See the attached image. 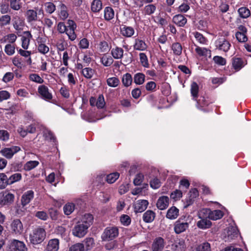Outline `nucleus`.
Here are the masks:
<instances>
[{
    "instance_id": "nucleus-1",
    "label": "nucleus",
    "mask_w": 251,
    "mask_h": 251,
    "mask_svg": "<svg viewBox=\"0 0 251 251\" xmlns=\"http://www.w3.org/2000/svg\"><path fill=\"white\" fill-rule=\"evenodd\" d=\"M46 237L45 229L42 227L38 226L34 228L29 234V241L33 245H38L42 243Z\"/></svg>"
},
{
    "instance_id": "nucleus-2",
    "label": "nucleus",
    "mask_w": 251,
    "mask_h": 251,
    "mask_svg": "<svg viewBox=\"0 0 251 251\" xmlns=\"http://www.w3.org/2000/svg\"><path fill=\"white\" fill-rule=\"evenodd\" d=\"M119 234V230L118 227L109 226L104 229L101 235V239L102 241H110L116 238Z\"/></svg>"
},
{
    "instance_id": "nucleus-3",
    "label": "nucleus",
    "mask_w": 251,
    "mask_h": 251,
    "mask_svg": "<svg viewBox=\"0 0 251 251\" xmlns=\"http://www.w3.org/2000/svg\"><path fill=\"white\" fill-rule=\"evenodd\" d=\"M215 49L224 52H227L231 46L229 41L222 36L218 37L214 42Z\"/></svg>"
},
{
    "instance_id": "nucleus-4",
    "label": "nucleus",
    "mask_w": 251,
    "mask_h": 251,
    "mask_svg": "<svg viewBox=\"0 0 251 251\" xmlns=\"http://www.w3.org/2000/svg\"><path fill=\"white\" fill-rule=\"evenodd\" d=\"M189 223L180 218L174 223V231L176 234H179L185 232L189 228Z\"/></svg>"
},
{
    "instance_id": "nucleus-5",
    "label": "nucleus",
    "mask_w": 251,
    "mask_h": 251,
    "mask_svg": "<svg viewBox=\"0 0 251 251\" xmlns=\"http://www.w3.org/2000/svg\"><path fill=\"white\" fill-rule=\"evenodd\" d=\"M37 92L40 97L47 101L52 99V95L50 91L48 86L45 85H39L38 87Z\"/></svg>"
},
{
    "instance_id": "nucleus-6",
    "label": "nucleus",
    "mask_w": 251,
    "mask_h": 251,
    "mask_svg": "<svg viewBox=\"0 0 251 251\" xmlns=\"http://www.w3.org/2000/svg\"><path fill=\"white\" fill-rule=\"evenodd\" d=\"M88 229L83 224L77 222L72 229V233L75 237L82 238L86 234Z\"/></svg>"
},
{
    "instance_id": "nucleus-7",
    "label": "nucleus",
    "mask_w": 251,
    "mask_h": 251,
    "mask_svg": "<svg viewBox=\"0 0 251 251\" xmlns=\"http://www.w3.org/2000/svg\"><path fill=\"white\" fill-rule=\"evenodd\" d=\"M14 200L15 195L13 194L5 191L0 196V205L8 206L14 202Z\"/></svg>"
},
{
    "instance_id": "nucleus-8",
    "label": "nucleus",
    "mask_w": 251,
    "mask_h": 251,
    "mask_svg": "<svg viewBox=\"0 0 251 251\" xmlns=\"http://www.w3.org/2000/svg\"><path fill=\"white\" fill-rule=\"evenodd\" d=\"M21 148L19 146H13L10 148H4L0 150L1 155L8 159H11L14 155L19 152Z\"/></svg>"
},
{
    "instance_id": "nucleus-9",
    "label": "nucleus",
    "mask_w": 251,
    "mask_h": 251,
    "mask_svg": "<svg viewBox=\"0 0 251 251\" xmlns=\"http://www.w3.org/2000/svg\"><path fill=\"white\" fill-rule=\"evenodd\" d=\"M67 28L65 33L68 35L69 39L71 41H74L76 38V35L75 30L76 28V25L72 20H69L67 23Z\"/></svg>"
},
{
    "instance_id": "nucleus-10",
    "label": "nucleus",
    "mask_w": 251,
    "mask_h": 251,
    "mask_svg": "<svg viewBox=\"0 0 251 251\" xmlns=\"http://www.w3.org/2000/svg\"><path fill=\"white\" fill-rule=\"evenodd\" d=\"M13 28L16 30L17 34L19 36V33L23 30L25 27V21L22 18L19 16H14L11 20Z\"/></svg>"
},
{
    "instance_id": "nucleus-11",
    "label": "nucleus",
    "mask_w": 251,
    "mask_h": 251,
    "mask_svg": "<svg viewBox=\"0 0 251 251\" xmlns=\"http://www.w3.org/2000/svg\"><path fill=\"white\" fill-rule=\"evenodd\" d=\"M12 232L17 235H21L24 230L23 225L20 220H14L10 225Z\"/></svg>"
},
{
    "instance_id": "nucleus-12",
    "label": "nucleus",
    "mask_w": 251,
    "mask_h": 251,
    "mask_svg": "<svg viewBox=\"0 0 251 251\" xmlns=\"http://www.w3.org/2000/svg\"><path fill=\"white\" fill-rule=\"evenodd\" d=\"M203 213L207 214L209 219L212 220H217L222 218L224 216V213L220 210H214L211 211L209 209H204L202 210Z\"/></svg>"
},
{
    "instance_id": "nucleus-13",
    "label": "nucleus",
    "mask_w": 251,
    "mask_h": 251,
    "mask_svg": "<svg viewBox=\"0 0 251 251\" xmlns=\"http://www.w3.org/2000/svg\"><path fill=\"white\" fill-rule=\"evenodd\" d=\"M165 242L164 239L161 237H156L153 239L151 249L152 251H163Z\"/></svg>"
},
{
    "instance_id": "nucleus-14",
    "label": "nucleus",
    "mask_w": 251,
    "mask_h": 251,
    "mask_svg": "<svg viewBox=\"0 0 251 251\" xmlns=\"http://www.w3.org/2000/svg\"><path fill=\"white\" fill-rule=\"evenodd\" d=\"M203 214L204 213L202 210L199 213V217L201 219L198 222L197 226L201 229L208 228L211 226L212 223L207 219V216H204Z\"/></svg>"
},
{
    "instance_id": "nucleus-15",
    "label": "nucleus",
    "mask_w": 251,
    "mask_h": 251,
    "mask_svg": "<svg viewBox=\"0 0 251 251\" xmlns=\"http://www.w3.org/2000/svg\"><path fill=\"white\" fill-rule=\"evenodd\" d=\"M149 205V201L145 200H139L135 202L134 210L135 213H141L144 211Z\"/></svg>"
},
{
    "instance_id": "nucleus-16",
    "label": "nucleus",
    "mask_w": 251,
    "mask_h": 251,
    "mask_svg": "<svg viewBox=\"0 0 251 251\" xmlns=\"http://www.w3.org/2000/svg\"><path fill=\"white\" fill-rule=\"evenodd\" d=\"M58 15L59 19L64 21L69 17V12L67 6L63 2H60L58 5Z\"/></svg>"
},
{
    "instance_id": "nucleus-17",
    "label": "nucleus",
    "mask_w": 251,
    "mask_h": 251,
    "mask_svg": "<svg viewBox=\"0 0 251 251\" xmlns=\"http://www.w3.org/2000/svg\"><path fill=\"white\" fill-rule=\"evenodd\" d=\"M170 199L168 197L162 196L160 197L156 202V207L159 210L166 209L169 206Z\"/></svg>"
},
{
    "instance_id": "nucleus-18",
    "label": "nucleus",
    "mask_w": 251,
    "mask_h": 251,
    "mask_svg": "<svg viewBox=\"0 0 251 251\" xmlns=\"http://www.w3.org/2000/svg\"><path fill=\"white\" fill-rule=\"evenodd\" d=\"M93 221L94 217L93 215L90 213H86L82 215L78 222L83 224L84 226L88 228L93 224Z\"/></svg>"
},
{
    "instance_id": "nucleus-19",
    "label": "nucleus",
    "mask_w": 251,
    "mask_h": 251,
    "mask_svg": "<svg viewBox=\"0 0 251 251\" xmlns=\"http://www.w3.org/2000/svg\"><path fill=\"white\" fill-rule=\"evenodd\" d=\"M34 197V193L32 190H28L25 192L21 197V204L25 206L30 203Z\"/></svg>"
},
{
    "instance_id": "nucleus-20",
    "label": "nucleus",
    "mask_w": 251,
    "mask_h": 251,
    "mask_svg": "<svg viewBox=\"0 0 251 251\" xmlns=\"http://www.w3.org/2000/svg\"><path fill=\"white\" fill-rule=\"evenodd\" d=\"M133 47L134 50L144 51L147 49L148 45L144 40L137 38L134 39Z\"/></svg>"
},
{
    "instance_id": "nucleus-21",
    "label": "nucleus",
    "mask_w": 251,
    "mask_h": 251,
    "mask_svg": "<svg viewBox=\"0 0 251 251\" xmlns=\"http://www.w3.org/2000/svg\"><path fill=\"white\" fill-rule=\"evenodd\" d=\"M32 37V36L29 31H27L23 32L21 40L22 42V46L24 49L27 50L28 48L30 40Z\"/></svg>"
},
{
    "instance_id": "nucleus-22",
    "label": "nucleus",
    "mask_w": 251,
    "mask_h": 251,
    "mask_svg": "<svg viewBox=\"0 0 251 251\" xmlns=\"http://www.w3.org/2000/svg\"><path fill=\"white\" fill-rule=\"evenodd\" d=\"M239 230L236 226H230L227 231V238L228 241L234 239L239 234Z\"/></svg>"
},
{
    "instance_id": "nucleus-23",
    "label": "nucleus",
    "mask_w": 251,
    "mask_h": 251,
    "mask_svg": "<svg viewBox=\"0 0 251 251\" xmlns=\"http://www.w3.org/2000/svg\"><path fill=\"white\" fill-rule=\"evenodd\" d=\"M121 34L126 37H131L135 33L134 29L131 26L123 25L120 27Z\"/></svg>"
},
{
    "instance_id": "nucleus-24",
    "label": "nucleus",
    "mask_w": 251,
    "mask_h": 251,
    "mask_svg": "<svg viewBox=\"0 0 251 251\" xmlns=\"http://www.w3.org/2000/svg\"><path fill=\"white\" fill-rule=\"evenodd\" d=\"M124 50L119 47L116 46L111 49V54L112 57L115 59H121L124 56Z\"/></svg>"
},
{
    "instance_id": "nucleus-25",
    "label": "nucleus",
    "mask_w": 251,
    "mask_h": 251,
    "mask_svg": "<svg viewBox=\"0 0 251 251\" xmlns=\"http://www.w3.org/2000/svg\"><path fill=\"white\" fill-rule=\"evenodd\" d=\"M195 51L199 56L208 57V58H211V51L206 48L196 46Z\"/></svg>"
},
{
    "instance_id": "nucleus-26",
    "label": "nucleus",
    "mask_w": 251,
    "mask_h": 251,
    "mask_svg": "<svg viewBox=\"0 0 251 251\" xmlns=\"http://www.w3.org/2000/svg\"><path fill=\"white\" fill-rule=\"evenodd\" d=\"M173 22L178 26L183 27L187 23V19L181 14H177L174 16Z\"/></svg>"
},
{
    "instance_id": "nucleus-27",
    "label": "nucleus",
    "mask_w": 251,
    "mask_h": 251,
    "mask_svg": "<svg viewBox=\"0 0 251 251\" xmlns=\"http://www.w3.org/2000/svg\"><path fill=\"white\" fill-rule=\"evenodd\" d=\"M59 240L58 239L54 238L49 241L47 246L48 251H57L59 249Z\"/></svg>"
},
{
    "instance_id": "nucleus-28",
    "label": "nucleus",
    "mask_w": 251,
    "mask_h": 251,
    "mask_svg": "<svg viewBox=\"0 0 251 251\" xmlns=\"http://www.w3.org/2000/svg\"><path fill=\"white\" fill-rule=\"evenodd\" d=\"M25 17L27 23L32 24L37 20V12L33 9H28L25 13Z\"/></svg>"
},
{
    "instance_id": "nucleus-29",
    "label": "nucleus",
    "mask_w": 251,
    "mask_h": 251,
    "mask_svg": "<svg viewBox=\"0 0 251 251\" xmlns=\"http://www.w3.org/2000/svg\"><path fill=\"white\" fill-rule=\"evenodd\" d=\"M179 214V210L175 206H172L167 211L166 218L170 220L176 219Z\"/></svg>"
},
{
    "instance_id": "nucleus-30",
    "label": "nucleus",
    "mask_w": 251,
    "mask_h": 251,
    "mask_svg": "<svg viewBox=\"0 0 251 251\" xmlns=\"http://www.w3.org/2000/svg\"><path fill=\"white\" fill-rule=\"evenodd\" d=\"M155 213L153 211L148 210L143 215V220L146 223H151L155 217Z\"/></svg>"
},
{
    "instance_id": "nucleus-31",
    "label": "nucleus",
    "mask_w": 251,
    "mask_h": 251,
    "mask_svg": "<svg viewBox=\"0 0 251 251\" xmlns=\"http://www.w3.org/2000/svg\"><path fill=\"white\" fill-rule=\"evenodd\" d=\"M12 18L8 14L2 15L0 16V27H5L11 24Z\"/></svg>"
},
{
    "instance_id": "nucleus-32",
    "label": "nucleus",
    "mask_w": 251,
    "mask_h": 251,
    "mask_svg": "<svg viewBox=\"0 0 251 251\" xmlns=\"http://www.w3.org/2000/svg\"><path fill=\"white\" fill-rule=\"evenodd\" d=\"M102 8L101 0H93L91 4V11L94 13L99 12Z\"/></svg>"
},
{
    "instance_id": "nucleus-33",
    "label": "nucleus",
    "mask_w": 251,
    "mask_h": 251,
    "mask_svg": "<svg viewBox=\"0 0 251 251\" xmlns=\"http://www.w3.org/2000/svg\"><path fill=\"white\" fill-rule=\"evenodd\" d=\"M171 49L176 56H180L182 53V47L180 43L176 42L172 44Z\"/></svg>"
},
{
    "instance_id": "nucleus-34",
    "label": "nucleus",
    "mask_w": 251,
    "mask_h": 251,
    "mask_svg": "<svg viewBox=\"0 0 251 251\" xmlns=\"http://www.w3.org/2000/svg\"><path fill=\"white\" fill-rule=\"evenodd\" d=\"M199 86L196 82H193L191 84L190 92L193 100H197L198 97Z\"/></svg>"
},
{
    "instance_id": "nucleus-35",
    "label": "nucleus",
    "mask_w": 251,
    "mask_h": 251,
    "mask_svg": "<svg viewBox=\"0 0 251 251\" xmlns=\"http://www.w3.org/2000/svg\"><path fill=\"white\" fill-rule=\"evenodd\" d=\"M84 247V251L90 250L94 245V240L93 238L88 237L85 238L81 243Z\"/></svg>"
},
{
    "instance_id": "nucleus-36",
    "label": "nucleus",
    "mask_w": 251,
    "mask_h": 251,
    "mask_svg": "<svg viewBox=\"0 0 251 251\" xmlns=\"http://www.w3.org/2000/svg\"><path fill=\"white\" fill-rule=\"evenodd\" d=\"M114 11L111 7H106L104 10V17L105 20L110 21L114 17Z\"/></svg>"
},
{
    "instance_id": "nucleus-37",
    "label": "nucleus",
    "mask_w": 251,
    "mask_h": 251,
    "mask_svg": "<svg viewBox=\"0 0 251 251\" xmlns=\"http://www.w3.org/2000/svg\"><path fill=\"white\" fill-rule=\"evenodd\" d=\"M134 82L137 85L143 84L145 81V75L142 73H138L133 77Z\"/></svg>"
},
{
    "instance_id": "nucleus-38",
    "label": "nucleus",
    "mask_w": 251,
    "mask_h": 251,
    "mask_svg": "<svg viewBox=\"0 0 251 251\" xmlns=\"http://www.w3.org/2000/svg\"><path fill=\"white\" fill-rule=\"evenodd\" d=\"M133 78L130 74L126 73L123 75L122 77V83L124 86L128 87L132 84Z\"/></svg>"
},
{
    "instance_id": "nucleus-39",
    "label": "nucleus",
    "mask_w": 251,
    "mask_h": 251,
    "mask_svg": "<svg viewBox=\"0 0 251 251\" xmlns=\"http://www.w3.org/2000/svg\"><path fill=\"white\" fill-rule=\"evenodd\" d=\"M13 245L18 251H27V248L23 242L15 240L13 242Z\"/></svg>"
},
{
    "instance_id": "nucleus-40",
    "label": "nucleus",
    "mask_w": 251,
    "mask_h": 251,
    "mask_svg": "<svg viewBox=\"0 0 251 251\" xmlns=\"http://www.w3.org/2000/svg\"><path fill=\"white\" fill-rule=\"evenodd\" d=\"M240 17L243 19L248 18L251 15L250 10L246 7H241L238 10Z\"/></svg>"
},
{
    "instance_id": "nucleus-41",
    "label": "nucleus",
    "mask_w": 251,
    "mask_h": 251,
    "mask_svg": "<svg viewBox=\"0 0 251 251\" xmlns=\"http://www.w3.org/2000/svg\"><path fill=\"white\" fill-rule=\"evenodd\" d=\"M197 101V107L198 108L201 109V110L205 111L204 109L202 108L204 106H207L209 104L208 101L205 100V98L202 96L200 97L199 100H196Z\"/></svg>"
},
{
    "instance_id": "nucleus-42",
    "label": "nucleus",
    "mask_w": 251,
    "mask_h": 251,
    "mask_svg": "<svg viewBox=\"0 0 251 251\" xmlns=\"http://www.w3.org/2000/svg\"><path fill=\"white\" fill-rule=\"evenodd\" d=\"M232 67L236 71H239L243 67V62L240 58H235L232 59Z\"/></svg>"
},
{
    "instance_id": "nucleus-43",
    "label": "nucleus",
    "mask_w": 251,
    "mask_h": 251,
    "mask_svg": "<svg viewBox=\"0 0 251 251\" xmlns=\"http://www.w3.org/2000/svg\"><path fill=\"white\" fill-rule=\"evenodd\" d=\"M22 178V176L21 173H16L11 175L8 178L9 185L20 181Z\"/></svg>"
},
{
    "instance_id": "nucleus-44",
    "label": "nucleus",
    "mask_w": 251,
    "mask_h": 251,
    "mask_svg": "<svg viewBox=\"0 0 251 251\" xmlns=\"http://www.w3.org/2000/svg\"><path fill=\"white\" fill-rule=\"evenodd\" d=\"M75 205L72 202H68L63 206V211L65 215H69L72 214L75 210Z\"/></svg>"
},
{
    "instance_id": "nucleus-45",
    "label": "nucleus",
    "mask_w": 251,
    "mask_h": 251,
    "mask_svg": "<svg viewBox=\"0 0 251 251\" xmlns=\"http://www.w3.org/2000/svg\"><path fill=\"white\" fill-rule=\"evenodd\" d=\"M193 34L199 43L203 45L207 44L208 40L202 34L197 31L193 32Z\"/></svg>"
},
{
    "instance_id": "nucleus-46",
    "label": "nucleus",
    "mask_w": 251,
    "mask_h": 251,
    "mask_svg": "<svg viewBox=\"0 0 251 251\" xmlns=\"http://www.w3.org/2000/svg\"><path fill=\"white\" fill-rule=\"evenodd\" d=\"M9 185L8 178L4 173H0V189L5 188Z\"/></svg>"
},
{
    "instance_id": "nucleus-47",
    "label": "nucleus",
    "mask_w": 251,
    "mask_h": 251,
    "mask_svg": "<svg viewBox=\"0 0 251 251\" xmlns=\"http://www.w3.org/2000/svg\"><path fill=\"white\" fill-rule=\"evenodd\" d=\"M40 40H42V38L39 39L37 40V42L38 43V50L39 52L42 54H45L48 53L49 51V48L45 44H43Z\"/></svg>"
},
{
    "instance_id": "nucleus-48",
    "label": "nucleus",
    "mask_w": 251,
    "mask_h": 251,
    "mask_svg": "<svg viewBox=\"0 0 251 251\" xmlns=\"http://www.w3.org/2000/svg\"><path fill=\"white\" fill-rule=\"evenodd\" d=\"M139 55L141 65L145 68H149L150 65L146 54L144 52H141Z\"/></svg>"
},
{
    "instance_id": "nucleus-49",
    "label": "nucleus",
    "mask_w": 251,
    "mask_h": 251,
    "mask_svg": "<svg viewBox=\"0 0 251 251\" xmlns=\"http://www.w3.org/2000/svg\"><path fill=\"white\" fill-rule=\"evenodd\" d=\"M100 62L105 67L110 66L113 62V58L111 56L103 55L100 58Z\"/></svg>"
},
{
    "instance_id": "nucleus-50",
    "label": "nucleus",
    "mask_w": 251,
    "mask_h": 251,
    "mask_svg": "<svg viewBox=\"0 0 251 251\" xmlns=\"http://www.w3.org/2000/svg\"><path fill=\"white\" fill-rule=\"evenodd\" d=\"M46 12L50 14L53 13L56 10V6L51 2H47L45 3Z\"/></svg>"
},
{
    "instance_id": "nucleus-51",
    "label": "nucleus",
    "mask_w": 251,
    "mask_h": 251,
    "mask_svg": "<svg viewBox=\"0 0 251 251\" xmlns=\"http://www.w3.org/2000/svg\"><path fill=\"white\" fill-rule=\"evenodd\" d=\"M39 163L37 161H29L24 165V169L26 171H29L39 165Z\"/></svg>"
},
{
    "instance_id": "nucleus-52",
    "label": "nucleus",
    "mask_w": 251,
    "mask_h": 251,
    "mask_svg": "<svg viewBox=\"0 0 251 251\" xmlns=\"http://www.w3.org/2000/svg\"><path fill=\"white\" fill-rule=\"evenodd\" d=\"M106 82L109 86L111 87H116L119 84L120 80L116 77H111L107 78Z\"/></svg>"
},
{
    "instance_id": "nucleus-53",
    "label": "nucleus",
    "mask_w": 251,
    "mask_h": 251,
    "mask_svg": "<svg viewBox=\"0 0 251 251\" xmlns=\"http://www.w3.org/2000/svg\"><path fill=\"white\" fill-rule=\"evenodd\" d=\"M82 74L86 78H91L94 75V70L91 68L86 67L81 71Z\"/></svg>"
},
{
    "instance_id": "nucleus-54",
    "label": "nucleus",
    "mask_w": 251,
    "mask_h": 251,
    "mask_svg": "<svg viewBox=\"0 0 251 251\" xmlns=\"http://www.w3.org/2000/svg\"><path fill=\"white\" fill-rule=\"evenodd\" d=\"M29 79L33 82L37 83L42 84L44 82V79L41 78L38 74H31L29 75Z\"/></svg>"
},
{
    "instance_id": "nucleus-55",
    "label": "nucleus",
    "mask_w": 251,
    "mask_h": 251,
    "mask_svg": "<svg viewBox=\"0 0 251 251\" xmlns=\"http://www.w3.org/2000/svg\"><path fill=\"white\" fill-rule=\"evenodd\" d=\"M211 247L209 243H203L197 247L196 251H210Z\"/></svg>"
},
{
    "instance_id": "nucleus-56",
    "label": "nucleus",
    "mask_w": 251,
    "mask_h": 251,
    "mask_svg": "<svg viewBox=\"0 0 251 251\" xmlns=\"http://www.w3.org/2000/svg\"><path fill=\"white\" fill-rule=\"evenodd\" d=\"M119 174L117 172L110 174L106 176V181L108 183H113L119 177Z\"/></svg>"
},
{
    "instance_id": "nucleus-57",
    "label": "nucleus",
    "mask_w": 251,
    "mask_h": 251,
    "mask_svg": "<svg viewBox=\"0 0 251 251\" xmlns=\"http://www.w3.org/2000/svg\"><path fill=\"white\" fill-rule=\"evenodd\" d=\"M12 63L14 66L21 69L24 66L22 58L19 56H15L12 59Z\"/></svg>"
},
{
    "instance_id": "nucleus-58",
    "label": "nucleus",
    "mask_w": 251,
    "mask_h": 251,
    "mask_svg": "<svg viewBox=\"0 0 251 251\" xmlns=\"http://www.w3.org/2000/svg\"><path fill=\"white\" fill-rule=\"evenodd\" d=\"M9 3L10 8L13 10L18 11L22 7V2L21 0H14Z\"/></svg>"
},
{
    "instance_id": "nucleus-59",
    "label": "nucleus",
    "mask_w": 251,
    "mask_h": 251,
    "mask_svg": "<svg viewBox=\"0 0 251 251\" xmlns=\"http://www.w3.org/2000/svg\"><path fill=\"white\" fill-rule=\"evenodd\" d=\"M17 36L14 33H10L3 37L2 40L10 43H14L17 39Z\"/></svg>"
},
{
    "instance_id": "nucleus-60",
    "label": "nucleus",
    "mask_w": 251,
    "mask_h": 251,
    "mask_svg": "<svg viewBox=\"0 0 251 251\" xmlns=\"http://www.w3.org/2000/svg\"><path fill=\"white\" fill-rule=\"evenodd\" d=\"M213 60L215 64L220 66L225 65L226 63V61L225 58L221 56L218 55H216L214 56Z\"/></svg>"
},
{
    "instance_id": "nucleus-61",
    "label": "nucleus",
    "mask_w": 251,
    "mask_h": 251,
    "mask_svg": "<svg viewBox=\"0 0 251 251\" xmlns=\"http://www.w3.org/2000/svg\"><path fill=\"white\" fill-rule=\"evenodd\" d=\"M131 218L127 215L123 214L120 217V222L124 226H129L131 223Z\"/></svg>"
},
{
    "instance_id": "nucleus-62",
    "label": "nucleus",
    "mask_w": 251,
    "mask_h": 251,
    "mask_svg": "<svg viewBox=\"0 0 251 251\" xmlns=\"http://www.w3.org/2000/svg\"><path fill=\"white\" fill-rule=\"evenodd\" d=\"M156 10V6L152 4L146 5L144 8L145 13L147 15H151Z\"/></svg>"
},
{
    "instance_id": "nucleus-63",
    "label": "nucleus",
    "mask_w": 251,
    "mask_h": 251,
    "mask_svg": "<svg viewBox=\"0 0 251 251\" xmlns=\"http://www.w3.org/2000/svg\"><path fill=\"white\" fill-rule=\"evenodd\" d=\"M105 102L102 95H100L97 99L96 106L98 108H103L104 107Z\"/></svg>"
},
{
    "instance_id": "nucleus-64",
    "label": "nucleus",
    "mask_w": 251,
    "mask_h": 251,
    "mask_svg": "<svg viewBox=\"0 0 251 251\" xmlns=\"http://www.w3.org/2000/svg\"><path fill=\"white\" fill-rule=\"evenodd\" d=\"M69 251H85L84 247L81 243H77L72 245L70 248Z\"/></svg>"
}]
</instances>
